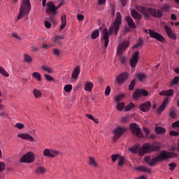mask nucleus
Returning <instances> with one entry per match:
<instances>
[{
	"mask_svg": "<svg viewBox=\"0 0 179 179\" xmlns=\"http://www.w3.org/2000/svg\"><path fill=\"white\" fill-rule=\"evenodd\" d=\"M172 150H173V151H176V152H178V153H179V141L178 142V147H173V148H172Z\"/></svg>",
	"mask_w": 179,
	"mask_h": 179,
	"instance_id": "61",
	"label": "nucleus"
},
{
	"mask_svg": "<svg viewBox=\"0 0 179 179\" xmlns=\"http://www.w3.org/2000/svg\"><path fill=\"white\" fill-rule=\"evenodd\" d=\"M131 15L135 20H141L142 19V15L139 14L136 10H132L131 11Z\"/></svg>",
	"mask_w": 179,
	"mask_h": 179,
	"instance_id": "23",
	"label": "nucleus"
},
{
	"mask_svg": "<svg viewBox=\"0 0 179 179\" xmlns=\"http://www.w3.org/2000/svg\"><path fill=\"white\" fill-rule=\"evenodd\" d=\"M33 94L35 99H39V97H41V91H40V90L34 89Z\"/></svg>",
	"mask_w": 179,
	"mask_h": 179,
	"instance_id": "32",
	"label": "nucleus"
},
{
	"mask_svg": "<svg viewBox=\"0 0 179 179\" xmlns=\"http://www.w3.org/2000/svg\"><path fill=\"white\" fill-rule=\"evenodd\" d=\"M53 54H55V55H57V57H59L61 52L59 51V50L56 48L53 50Z\"/></svg>",
	"mask_w": 179,
	"mask_h": 179,
	"instance_id": "57",
	"label": "nucleus"
},
{
	"mask_svg": "<svg viewBox=\"0 0 179 179\" xmlns=\"http://www.w3.org/2000/svg\"><path fill=\"white\" fill-rule=\"evenodd\" d=\"M62 24L60 26V30L65 29V26H66V15L62 16L61 18Z\"/></svg>",
	"mask_w": 179,
	"mask_h": 179,
	"instance_id": "29",
	"label": "nucleus"
},
{
	"mask_svg": "<svg viewBox=\"0 0 179 179\" xmlns=\"http://www.w3.org/2000/svg\"><path fill=\"white\" fill-rule=\"evenodd\" d=\"M160 156L161 161L163 162L164 160H169V159L176 158L178 156V154L173 152H167L166 150H162L160 152Z\"/></svg>",
	"mask_w": 179,
	"mask_h": 179,
	"instance_id": "8",
	"label": "nucleus"
},
{
	"mask_svg": "<svg viewBox=\"0 0 179 179\" xmlns=\"http://www.w3.org/2000/svg\"><path fill=\"white\" fill-rule=\"evenodd\" d=\"M80 73V67L79 66H77L71 75V79H76L77 78H78L79 75Z\"/></svg>",
	"mask_w": 179,
	"mask_h": 179,
	"instance_id": "22",
	"label": "nucleus"
},
{
	"mask_svg": "<svg viewBox=\"0 0 179 179\" xmlns=\"http://www.w3.org/2000/svg\"><path fill=\"white\" fill-rule=\"evenodd\" d=\"M111 93V87L107 86L105 91V94L108 96Z\"/></svg>",
	"mask_w": 179,
	"mask_h": 179,
	"instance_id": "53",
	"label": "nucleus"
},
{
	"mask_svg": "<svg viewBox=\"0 0 179 179\" xmlns=\"http://www.w3.org/2000/svg\"><path fill=\"white\" fill-rule=\"evenodd\" d=\"M144 96L145 97L149 96V92L144 89H137L133 93L134 100H138L141 96Z\"/></svg>",
	"mask_w": 179,
	"mask_h": 179,
	"instance_id": "10",
	"label": "nucleus"
},
{
	"mask_svg": "<svg viewBox=\"0 0 179 179\" xmlns=\"http://www.w3.org/2000/svg\"><path fill=\"white\" fill-rule=\"evenodd\" d=\"M99 36H100V32L99 31V29H95L92 34V40H96V38H97Z\"/></svg>",
	"mask_w": 179,
	"mask_h": 179,
	"instance_id": "34",
	"label": "nucleus"
},
{
	"mask_svg": "<svg viewBox=\"0 0 179 179\" xmlns=\"http://www.w3.org/2000/svg\"><path fill=\"white\" fill-rule=\"evenodd\" d=\"M178 81H179V77L178 76L174 77V78L172 80L171 85L174 86V85H177V83H178Z\"/></svg>",
	"mask_w": 179,
	"mask_h": 179,
	"instance_id": "49",
	"label": "nucleus"
},
{
	"mask_svg": "<svg viewBox=\"0 0 179 179\" xmlns=\"http://www.w3.org/2000/svg\"><path fill=\"white\" fill-rule=\"evenodd\" d=\"M64 38H65V36H64V35L56 36H55L54 41L55 42L57 41L58 43L59 44V40H64Z\"/></svg>",
	"mask_w": 179,
	"mask_h": 179,
	"instance_id": "41",
	"label": "nucleus"
},
{
	"mask_svg": "<svg viewBox=\"0 0 179 179\" xmlns=\"http://www.w3.org/2000/svg\"><path fill=\"white\" fill-rule=\"evenodd\" d=\"M143 132H145L146 138H148L149 136V134H150V131L149 130V129L143 127Z\"/></svg>",
	"mask_w": 179,
	"mask_h": 179,
	"instance_id": "54",
	"label": "nucleus"
},
{
	"mask_svg": "<svg viewBox=\"0 0 179 179\" xmlns=\"http://www.w3.org/2000/svg\"><path fill=\"white\" fill-rule=\"evenodd\" d=\"M125 131H127V129H125V128H122V127H120L116 128L113 131L114 136L113 138V140L115 142V141L119 139L120 138V136L124 134V132H125Z\"/></svg>",
	"mask_w": 179,
	"mask_h": 179,
	"instance_id": "12",
	"label": "nucleus"
},
{
	"mask_svg": "<svg viewBox=\"0 0 179 179\" xmlns=\"http://www.w3.org/2000/svg\"><path fill=\"white\" fill-rule=\"evenodd\" d=\"M138 108L143 113H148L152 108V103L150 101L143 103L139 106Z\"/></svg>",
	"mask_w": 179,
	"mask_h": 179,
	"instance_id": "15",
	"label": "nucleus"
},
{
	"mask_svg": "<svg viewBox=\"0 0 179 179\" xmlns=\"http://www.w3.org/2000/svg\"><path fill=\"white\" fill-rule=\"evenodd\" d=\"M164 30H165L168 37H169V38H171L172 40L177 39V36L174 34V33L173 32V30H171V28L169 27V26L165 25Z\"/></svg>",
	"mask_w": 179,
	"mask_h": 179,
	"instance_id": "18",
	"label": "nucleus"
},
{
	"mask_svg": "<svg viewBox=\"0 0 179 179\" xmlns=\"http://www.w3.org/2000/svg\"><path fill=\"white\" fill-rule=\"evenodd\" d=\"M136 78L138 79L140 82H143V80H145V79H146L147 76L143 73H138L136 74Z\"/></svg>",
	"mask_w": 179,
	"mask_h": 179,
	"instance_id": "28",
	"label": "nucleus"
},
{
	"mask_svg": "<svg viewBox=\"0 0 179 179\" xmlns=\"http://www.w3.org/2000/svg\"><path fill=\"white\" fill-rule=\"evenodd\" d=\"M130 129L133 135H135L137 138H143V134H142L141 128H139L136 123H131L130 124Z\"/></svg>",
	"mask_w": 179,
	"mask_h": 179,
	"instance_id": "9",
	"label": "nucleus"
},
{
	"mask_svg": "<svg viewBox=\"0 0 179 179\" xmlns=\"http://www.w3.org/2000/svg\"><path fill=\"white\" fill-rule=\"evenodd\" d=\"M59 152L54 150H50L49 149H45L43 151V155L47 157H55L59 155Z\"/></svg>",
	"mask_w": 179,
	"mask_h": 179,
	"instance_id": "17",
	"label": "nucleus"
},
{
	"mask_svg": "<svg viewBox=\"0 0 179 179\" xmlns=\"http://www.w3.org/2000/svg\"><path fill=\"white\" fill-rule=\"evenodd\" d=\"M162 146L159 143L150 144L149 143H144L139 150V145H136L132 148H129V151L131 153L136 154L138 152V156L142 157L148 153H152V152H157L160 150Z\"/></svg>",
	"mask_w": 179,
	"mask_h": 179,
	"instance_id": "2",
	"label": "nucleus"
},
{
	"mask_svg": "<svg viewBox=\"0 0 179 179\" xmlns=\"http://www.w3.org/2000/svg\"><path fill=\"white\" fill-rule=\"evenodd\" d=\"M145 163L148 164L150 167H153L156 163H159V162H162V157L160 156V154L154 157H151L150 156H146L144 159Z\"/></svg>",
	"mask_w": 179,
	"mask_h": 179,
	"instance_id": "7",
	"label": "nucleus"
},
{
	"mask_svg": "<svg viewBox=\"0 0 179 179\" xmlns=\"http://www.w3.org/2000/svg\"><path fill=\"white\" fill-rule=\"evenodd\" d=\"M24 57L25 62H31L32 58L30 57V55L25 54Z\"/></svg>",
	"mask_w": 179,
	"mask_h": 179,
	"instance_id": "46",
	"label": "nucleus"
},
{
	"mask_svg": "<svg viewBox=\"0 0 179 179\" xmlns=\"http://www.w3.org/2000/svg\"><path fill=\"white\" fill-rule=\"evenodd\" d=\"M45 27H46V29H50L51 27V23H50L48 21H45Z\"/></svg>",
	"mask_w": 179,
	"mask_h": 179,
	"instance_id": "60",
	"label": "nucleus"
},
{
	"mask_svg": "<svg viewBox=\"0 0 179 179\" xmlns=\"http://www.w3.org/2000/svg\"><path fill=\"white\" fill-rule=\"evenodd\" d=\"M18 138H21V139H24L26 141H29L30 142H34V138L33 136H30L29 134H17Z\"/></svg>",
	"mask_w": 179,
	"mask_h": 179,
	"instance_id": "19",
	"label": "nucleus"
},
{
	"mask_svg": "<svg viewBox=\"0 0 179 179\" xmlns=\"http://www.w3.org/2000/svg\"><path fill=\"white\" fill-rule=\"evenodd\" d=\"M41 69L43 71H45L46 72H48V73H51L52 72V69H51V68L47 67L45 66H42Z\"/></svg>",
	"mask_w": 179,
	"mask_h": 179,
	"instance_id": "47",
	"label": "nucleus"
},
{
	"mask_svg": "<svg viewBox=\"0 0 179 179\" xmlns=\"http://www.w3.org/2000/svg\"><path fill=\"white\" fill-rule=\"evenodd\" d=\"M148 34L151 38H155V40H157V41H160L161 43H164L166 41V38H164L162 34L152 29H148Z\"/></svg>",
	"mask_w": 179,
	"mask_h": 179,
	"instance_id": "11",
	"label": "nucleus"
},
{
	"mask_svg": "<svg viewBox=\"0 0 179 179\" xmlns=\"http://www.w3.org/2000/svg\"><path fill=\"white\" fill-rule=\"evenodd\" d=\"M171 20H177V16L175 14H171Z\"/></svg>",
	"mask_w": 179,
	"mask_h": 179,
	"instance_id": "64",
	"label": "nucleus"
},
{
	"mask_svg": "<svg viewBox=\"0 0 179 179\" xmlns=\"http://www.w3.org/2000/svg\"><path fill=\"white\" fill-rule=\"evenodd\" d=\"M77 19H78V20H79L80 22L82 20H84L85 16H83V15H82V14H79L77 15Z\"/></svg>",
	"mask_w": 179,
	"mask_h": 179,
	"instance_id": "59",
	"label": "nucleus"
},
{
	"mask_svg": "<svg viewBox=\"0 0 179 179\" xmlns=\"http://www.w3.org/2000/svg\"><path fill=\"white\" fill-rule=\"evenodd\" d=\"M156 134H165L166 133V129L163 127H156L155 129Z\"/></svg>",
	"mask_w": 179,
	"mask_h": 179,
	"instance_id": "35",
	"label": "nucleus"
},
{
	"mask_svg": "<svg viewBox=\"0 0 179 179\" xmlns=\"http://www.w3.org/2000/svg\"><path fill=\"white\" fill-rule=\"evenodd\" d=\"M0 73L6 78H8L9 76V73L6 70H5V69H3V67L2 66H0Z\"/></svg>",
	"mask_w": 179,
	"mask_h": 179,
	"instance_id": "33",
	"label": "nucleus"
},
{
	"mask_svg": "<svg viewBox=\"0 0 179 179\" xmlns=\"http://www.w3.org/2000/svg\"><path fill=\"white\" fill-rule=\"evenodd\" d=\"M129 47V41H126L119 45L117 47V54L118 55H122V52Z\"/></svg>",
	"mask_w": 179,
	"mask_h": 179,
	"instance_id": "13",
	"label": "nucleus"
},
{
	"mask_svg": "<svg viewBox=\"0 0 179 179\" xmlns=\"http://www.w3.org/2000/svg\"><path fill=\"white\" fill-rule=\"evenodd\" d=\"M173 94L174 90L173 89L162 91L159 92V96H173Z\"/></svg>",
	"mask_w": 179,
	"mask_h": 179,
	"instance_id": "24",
	"label": "nucleus"
},
{
	"mask_svg": "<svg viewBox=\"0 0 179 179\" xmlns=\"http://www.w3.org/2000/svg\"><path fill=\"white\" fill-rule=\"evenodd\" d=\"M31 9V4L30 0H23L22 3L20 8V12L17 17V20H20L23 16H27L30 13Z\"/></svg>",
	"mask_w": 179,
	"mask_h": 179,
	"instance_id": "4",
	"label": "nucleus"
},
{
	"mask_svg": "<svg viewBox=\"0 0 179 179\" xmlns=\"http://www.w3.org/2000/svg\"><path fill=\"white\" fill-rule=\"evenodd\" d=\"M121 62L122 64H125V62H127V57H125L124 56L121 57Z\"/></svg>",
	"mask_w": 179,
	"mask_h": 179,
	"instance_id": "63",
	"label": "nucleus"
},
{
	"mask_svg": "<svg viewBox=\"0 0 179 179\" xmlns=\"http://www.w3.org/2000/svg\"><path fill=\"white\" fill-rule=\"evenodd\" d=\"M169 117H171V118H176V110L171 109L169 112Z\"/></svg>",
	"mask_w": 179,
	"mask_h": 179,
	"instance_id": "50",
	"label": "nucleus"
},
{
	"mask_svg": "<svg viewBox=\"0 0 179 179\" xmlns=\"http://www.w3.org/2000/svg\"><path fill=\"white\" fill-rule=\"evenodd\" d=\"M32 76H33V78H34V79H36V80H38V82H41L42 78H41V74H40V73L34 72L32 73Z\"/></svg>",
	"mask_w": 179,
	"mask_h": 179,
	"instance_id": "31",
	"label": "nucleus"
},
{
	"mask_svg": "<svg viewBox=\"0 0 179 179\" xmlns=\"http://www.w3.org/2000/svg\"><path fill=\"white\" fill-rule=\"evenodd\" d=\"M126 22L129 27H130L131 29H136V25L135 24V22H134V20L131 17H126Z\"/></svg>",
	"mask_w": 179,
	"mask_h": 179,
	"instance_id": "21",
	"label": "nucleus"
},
{
	"mask_svg": "<svg viewBox=\"0 0 179 179\" xmlns=\"http://www.w3.org/2000/svg\"><path fill=\"white\" fill-rule=\"evenodd\" d=\"M169 170H171V171H173L174 169H176L177 165L176 164V163L172 162L169 164Z\"/></svg>",
	"mask_w": 179,
	"mask_h": 179,
	"instance_id": "48",
	"label": "nucleus"
},
{
	"mask_svg": "<svg viewBox=\"0 0 179 179\" xmlns=\"http://www.w3.org/2000/svg\"><path fill=\"white\" fill-rule=\"evenodd\" d=\"M128 79V73L123 72L116 77V80L118 85H122L125 83V81Z\"/></svg>",
	"mask_w": 179,
	"mask_h": 179,
	"instance_id": "14",
	"label": "nucleus"
},
{
	"mask_svg": "<svg viewBox=\"0 0 179 179\" xmlns=\"http://www.w3.org/2000/svg\"><path fill=\"white\" fill-rule=\"evenodd\" d=\"M94 86V85H93V83L87 82L85 85V89L87 92H92V90H93Z\"/></svg>",
	"mask_w": 179,
	"mask_h": 179,
	"instance_id": "25",
	"label": "nucleus"
},
{
	"mask_svg": "<svg viewBox=\"0 0 179 179\" xmlns=\"http://www.w3.org/2000/svg\"><path fill=\"white\" fill-rule=\"evenodd\" d=\"M167 103H169V97L164 99L162 105L157 109L158 114H162V113H163V111H164V108H166V106H167Z\"/></svg>",
	"mask_w": 179,
	"mask_h": 179,
	"instance_id": "20",
	"label": "nucleus"
},
{
	"mask_svg": "<svg viewBox=\"0 0 179 179\" xmlns=\"http://www.w3.org/2000/svg\"><path fill=\"white\" fill-rule=\"evenodd\" d=\"M172 128H179V121L173 122L171 125Z\"/></svg>",
	"mask_w": 179,
	"mask_h": 179,
	"instance_id": "58",
	"label": "nucleus"
},
{
	"mask_svg": "<svg viewBox=\"0 0 179 179\" xmlns=\"http://www.w3.org/2000/svg\"><path fill=\"white\" fill-rule=\"evenodd\" d=\"M124 107H125V103L124 102L118 103L116 106V108L117 110H118V111H122V110L124 109Z\"/></svg>",
	"mask_w": 179,
	"mask_h": 179,
	"instance_id": "39",
	"label": "nucleus"
},
{
	"mask_svg": "<svg viewBox=\"0 0 179 179\" xmlns=\"http://www.w3.org/2000/svg\"><path fill=\"white\" fill-rule=\"evenodd\" d=\"M140 171H142L143 173H152V171H150V169H148L145 166H140Z\"/></svg>",
	"mask_w": 179,
	"mask_h": 179,
	"instance_id": "40",
	"label": "nucleus"
},
{
	"mask_svg": "<svg viewBox=\"0 0 179 179\" xmlns=\"http://www.w3.org/2000/svg\"><path fill=\"white\" fill-rule=\"evenodd\" d=\"M36 156L34 155V153L31 152H29L24 155L20 159V163H33L34 162Z\"/></svg>",
	"mask_w": 179,
	"mask_h": 179,
	"instance_id": "6",
	"label": "nucleus"
},
{
	"mask_svg": "<svg viewBox=\"0 0 179 179\" xmlns=\"http://www.w3.org/2000/svg\"><path fill=\"white\" fill-rule=\"evenodd\" d=\"M136 9L138 12L142 13V15H143L144 17H146V19H150V15H152L153 17H156L157 19H160V17H163V13L159 9L152 8H146L145 6L139 5L136 6Z\"/></svg>",
	"mask_w": 179,
	"mask_h": 179,
	"instance_id": "3",
	"label": "nucleus"
},
{
	"mask_svg": "<svg viewBox=\"0 0 179 179\" xmlns=\"http://www.w3.org/2000/svg\"><path fill=\"white\" fill-rule=\"evenodd\" d=\"M169 135H171V136H178L179 133L176 131H171L169 132Z\"/></svg>",
	"mask_w": 179,
	"mask_h": 179,
	"instance_id": "55",
	"label": "nucleus"
},
{
	"mask_svg": "<svg viewBox=\"0 0 179 179\" xmlns=\"http://www.w3.org/2000/svg\"><path fill=\"white\" fill-rule=\"evenodd\" d=\"M138 61H139V52L136 51L130 59V65L131 68H136Z\"/></svg>",
	"mask_w": 179,
	"mask_h": 179,
	"instance_id": "16",
	"label": "nucleus"
},
{
	"mask_svg": "<svg viewBox=\"0 0 179 179\" xmlns=\"http://www.w3.org/2000/svg\"><path fill=\"white\" fill-rule=\"evenodd\" d=\"M124 157L120 156L119 158V162H118L119 167H122V166H124Z\"/></svg>",
	"mask_w": 179,
	"mask_h": 179,
	"instance_id": "44",
	"label": "nucleus"
},
{
	"mask_svg": "<svg viewBox=\"0 0 179 179\" xmlns=\"http://www.w3.org/2000/svg\"><path fill=\"white\" fill-rule=\"evenodd\" d=\"M110 157H111L112 162L114 163L117 162V159H118V157H120V154L112 155Z\"/></svg>",
	"mask_w": 179,
	"mask_h": 179,
	"instance_id": "43",
	"label": "nucleus"
},
{
	"mask_svg": "<svg viewBox=\"0 0 179 179\" xmlns=\"http://www.w3.org/2000/svg\"><path fill=\"white\" fill-rule=\"evenodd\" d=\"M85 115H86L87 118H89L90 120H92H92H94V117H93V115H92L86 114Z\"/></svg>",
	"mask_w": 179,
	"mask_h": 179,
	"instance_id": "62",
	"label": "nucleus"
},
{
	"mask_svg": "<svg viewBox=\"0 0 179 179\" xmlns=\"http://www.w3.org/2000/svg\"><path fill=\"white\" fill-rule=\"evenodd\" d=\"M89 159V165L92 167H94L95 169L97 168V162H96V159H94V157H90Z\"/></svg>",
	"mask_w": 179,
	"mask_h": 179,
	"instance_id": "26",
	"label": "nucleus"
},
{
	"mask_svg": "<svg viewBox=\"0 0 179 179\" xmlns=\"http://www.w3.org/2000/svg\"><path fill=\"white\" fill-rule=\"evenodd\" d=\"M5 170V163L0 162V173H2Z\"/></svg>",
	"mask_w": 179,
	"mask_h": 179,
	"instance_id": "56",
	"label": "nucleus"
},
{
	"mask_svg": "<svg viewBox=\"0 0 179 179\" xmlns=\"http://www.w3.org/2000/svg\"><path fill=\"white\" fill-rule=\"evenodd\" d=\"M121 23H122V16H121V13L117 12L116 13L115 20L113 22L112 25L109 27V29H103V36L101 38V42H104V46L106 48L108 47V43H110V36L114 33L115 36L118 34V31H120V26H121Z\"/></svg>",
	"mask_w": 179,
	"mask_h": 179,
	"instance_id": "1",
	"label": "nucleus"
},
{
	"mask_svg": "<svg viewBox=\"0 0 179 179\" xmlns=\"http://www.w3.org/2000/svg\"><path fill=\"white\" fill-rule=\"evenodd\" d=\"M47 8L45 12L47 15H51L50 16V20L52 23H55V15L58 13V9H59V6H55V4L52 1H49L47 3Z\"/></svg>",
	"mask_w": 179,
	"mask_h": 179,
	"instance_id": "5",
	"label": "nucleus"
},
{
	"mask_svg": "<svg viewBox=\"0 0 179 179\" xmlns=\"http://www.w3.org/2000/svg\"><path fill=\"white\" fill-rule=\"evenodd\" d=\"M142 45H143V40L139 38L138 41L136 43V45H134L133 48H138V47H141Z\"/></svg>",
	"mask_w": 179,
	"mask_h": 179,
	"instance_id": "37",
	"label": "nucleus"
},
{
	"mask_svg": "<svg viewBox=\"0 0 179 179\" xmlns=\"http://www.w3.org/2000/svg\"><path fill=\"white\" fill-rule=\"evenodd\" d=\"M44 76H45L46 80H48V82H51V81L54 80V78H52L51 76H50L48 74H44Z\"/></svg>",
	"mask_w": 179,
	"mask_h": 179,
	"instance_id": "52",
	"label": "nucleus"
},
{
	"mask_svg": "<svg viewBox=\"0 0 179 179\" xmlns=\"http://www.w3.org/2000/svg\"><path fill=\"white\" fill-rule=\"evenodd\" d=\"M15 128H17L18 129H23L24 128V124H22V123H17L15 125Z\"/></svg>",
	"mask_w": 179,
	"mask_h": 179,
	"instance_id": "51",
	"label": "nucleus"
},
{
	"mask_svg": "<svg viewBox=\"0 0 179 179\" xmlns=\"http://www.w3.org/2000/svg\"><path fill=\"white\" fill-rule=\"evenodd\" d=\"M170 4L169 3H164L163 6L161 7V12H170Z\"/></svg>",
	"mask_w": 179,
	"mask_h": 179,
	"instance_id": "27",
	"label": "nucleus"
},
{
	"mask_svg": "<svg viewBox=\"0 0 179 179\" xmlns=\"http://www.w3.org/2000/svg\"><path fill=\"white\" fill-rule=\"evenodd\" d=\"M132 108H135V104L134 103H130L125 107L124 111H131Z\"/></svg>",
	"mask_w": 179,
	"mask_h": 179,
	"instance_id": "36",
	"label": "nucleus"
},
{
	"mask_svg": "<svg viewBox=\"0 0 179 179\" xmlns=\"http://www.w3.org/2000/svg\"><path fill=\"white\" fill-rule=\"evenodd\" d=\"M124 97H125L124 94H121L120 95L115 96V102L120 103V101H121V100H122V99H124Z\"/></svg>",
	"mask_w": 179,
	"mask_h": 179,
	"instance_id": "38",
	"label": "nucleus"
},
{
	"mask_svg": "<svg viewBox=\"0 0 179 179\" xmlns=\"http://www.w3.org/2000/svg\"><path fill=\"white\" fill-rule=\"evenodd\" d=\"M64 90L67 93H70V92H72V85H66L64 86Z\"/></svg>",
	"mask_w": 179,
	"mask_h": 179,
	"instance_id": "42",
	"label": "nucleus"
},
{
	"mask_svg": "<svg viewBox=\"0 0 179 179\" xmlns=\"http://www.w3.org/2000/svg\"><path fill=\"white\" fill-rule=\"evenodd\" d=\"M135 84H136V80H133L131 83L130 85H129V90H134L135 87Z\"/></svg>",
	"mask_w": 179,
	"mask_h": 179,
	"instance_id": "45",
	"label": "nucleus"
},
{
	"mask_svg": "<svg viewBox=\"0 0 179 179\" xmlns=\"http://www.w3.org/2000/svg\"><path fill=\"white\" fill-rule=\"evenodd\" d=\"M47 171L45 170V167L43 166H39L36 169V170H35V173H36V174H44V173H45Z\"/></svg>",
	"mask_w": 179,
	"mask_h": 179,
	"instance_id": "30",
	"label": "nucleus"
}]
</instances>
